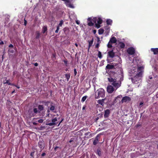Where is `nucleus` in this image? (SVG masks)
Instances as JSON below:
<instances>
[{"label":"nucleus","mask_w":158,"mask_h":158,"mask_svg":"<svg viewBox=\"0 0 158 158\" xmlns=\"http://www.w3.org/2000/svg\"><path fill=\"white\" fill-rule=\"evenodd\" d=\"M151 51L153 52L155 55L158 54V48H152L151 49Z\"/></svg>","instance_id":"nucleus-16"},{"label":"nucleus","mask_w":158,"mask_h":158,"mask_svg":"<svg viewBox=\"0 0 158 158\" xmlns=\"http://www.w3.org/2000/svg\"><path fill=\"white\" fill-rule=\"evenodd\" d=\"M104 32V30L103 29L100 28L98 30V34L101 35Z\"/></svg>","instance_id":"nucleus-29"},{"label":"nucleus","mask_w":158,"mask_h":158,"mask_svg":"<svg viewBox=\"0 0 158 158\" xmlns=\"http://www.w3.org/2000/svg\"><path fill=\"white\" fill-rule=\"evenodd\" d=\"M98 57L100 58V59H101L102 56V55L101 52L100 51H98Z\"/></svg>","instance_id":"nucleus-36"},{"label":"nucleus","mask_w":158,"mask_h":158,"mask_svg":"<svg viewBox=\"0 0 158 158\" xmlns=\"http://www.w3.org/2000/svg\"><path fill=\"white\" fill-rule=\"evenodd\" d=\"M74 75H75V76L76 75L77 73V71H76V69H74Z\"/></svg>","instance_id":"nucleus-48"},{"label":"nucleus","mask_w":158,"mask_h":158,"mask_svg":"<svg viewBox=\"0 0 158 158\" xmlns=\"http://www.w3.org/2000/svg\"><path fill=\"white\" fill-rule=\"evenodd\" d=\"M16 72H13V75H14H14H15V74H16Z\"/></svg>","instance_id":"nucleus-61"},{"label":"nucleus","mask_w":158,"mask_h":158,"mask_svg":"<svg viewBox=\"0 0 158 158\" xmlns=\"http://www.w3.org/2000/svg\"><path fill=\"white\" fill-rule=\"evenodd\" d=\"M40 33L39 31H36V36L35 38L36 39H39L40 36Z\"/></svg>","instance_id":"nucleus-23"},{"label":"nucleus","mask_w":158,"mask_h":158,"mask_svg":"<svg viewBox=\"0 0 158 158\" xmlns=\"http://www.w3.org/2000/svg\"><path fill=\"white\" fill-rule=\"evenodd\" d=\"M87 97L86 96H85L83 97L82 98V99L81 100V102H84L86 99Z\"/></svg>","instance_id":"nucleus-34"},{"label":"nucleus","mask_w":158,"mask_h":158,"mask_svg":"<svg viewBox=\"0 0 158 158\" xmlns=\"http://www.w3.org/2000/svg\"><path fill=\"white\" fill-rule=\"evenodd\" d=\"M85 136H87V135H89V136H88L87 137V138H89L91 137V135L90 134V132H86V133H85Z\"/></svg>","instance_id":"nucleus-31"},{"label":"nucleus","mask_w":158,"mask_h":158,"mask_svg":"<svg viewBox=\"0 0 158 158\" xmlns=\"http://www.w3.org/2000/svg\"><path fill=\"white\" fill-rule=\"evenodd\" d=\"M27 21L26 20L24 19V25L25 26H26L27 24Z\"/></svg>","instance_id":"nucleus-53"},{"label":"nucleus","mask_w":158,"mask_h":158,"mask_svg":"<svg viewBox=\"0 0 158 158\" xmlns=\"http://www.w3.org/2000/svg\"><path fill=\"white\" fill-rule=\"evenodd\" d=\"M45 155H46V153H45L44 152V153H43L41 154V156H44Z\"/></svg>","instance_id":"nucleus-57"},{"label":"nucleus","mask_w":158,"mask_h":158,"mask_svg":"<svg viewBox=\"0 0 158 158\" xmlns=\"http://www.w3.org/2000/svg\"><path fill=\"white\" fill-rule=\"evenodd\" d=\"M5 80L6 81V82H5V81H3V83L4 84H8L9 85H10L11 84V83H10L9 82L10 79H9V80H7V77H5Z\"/></svg>","instance_id":"nucleus-20"},{"label":"nucleus","mask_w":158,"mask_h":158,"mask_svg":"<svg viewBox=\"0 0 158 158\" xmlns=\"http://www.w3.org/2000/svg\"><path fill=\"white\" fill-rule=\"evenodd\" d=\"M101 134L97 135L95 138V139L94 140L93 144L94 145H96L99 141V137H100Z\"/></svg>","instance_id":"nucleus-11"},{"label":"nucleus","mask_w":158,"mask_h":158,"mask_svg":"<svg viewBox=\"0 0 158 158\" xmlns=\"http://www.w3.org/2000/svg\"><path fill=\"white\" fill-rule=\"evenodd\" d=\"M66 66H67L68 65V61L66 60H63Z\"/></svg>","instance_id":"nucleus-42"},{"label":"nucleus","mask_w":158,"mask_h":158,"mask_svg":"<svg viewBox=\"0 0 158 158\" xmlns=\"http://www.w3.org/2000/svg\"><path fill=\"white\" fill-rule=\"evenodd\" d=\"M104 28L106 30H109L110 29V27L108 26H106L104 27Z\"/></svg>","instance_id":"nucleus-43"},{"label":"nucleus","mask_w":158,"mask_h":158,"mask_svg":"<svg viewBox=\"0 0 158 158\" xmlns=\"http://www.w3.org/2000/svg\"><path fill=\"white\" fill-rule=\"evenodd\" d=\"M131 98L128 96H125L121 100V102L122 103L123 102H129L131 100Z\"/></svg>","instance_id":"nucleus-8"},{"label":"nucleus","mask_w":158,"mask_h":158,"mask_svg":"<svg viewBox=\"0 0 158 158\" xmlns=\"http://www.w3.org/2000/svg\"><path fill=\"white\" fill-rule=\"evenodd\" d=\"M106 23L108 25H111L112 23V20L110 19H107L106 20Z\"/></svg>","instance_id":"nucleus-22"},{"label":"nucleus","mask_w":158,"mask_h":158,"mask_svg":"<svg viewBox=\"0 0 158 158\" xmlns=\"http://www.w3.org/2000/svg\"><path fill=\"white\" fill-rule=\"evenodd\" d=\"M56 53H54L52 54V57L56 58Z\"/></svg>","instance_id":"nucleus-47"},{"label":"nucleus","mask_w":158,"mask_h":158,"mask_svg":"<svg viewBox=\"0 0 158 158\" xmlns=\"http://www.w3.org/2000/svg\"><path fill=\"white\" fill-rule=\"evenodd\" d=\"M136 75L133 77L131 78V80L133 83L138 84V81H140L142 77V73L140 71L139 73H135Z\"/></svg>","instance_id":"nucleus-1"},{"label":"nucleus","mask_w":158,"mask_h":158,"mask_svg":"<svg viewBox=\"0 0 158 158\" xmlns=\"http://www.w3.org/2000/svg\"><path fill=\"white\" fill-rule=\"evenodd\" d=\"M107 47L108 48H111L112 47L111 43L110 42V41L108 44Z\"/></svg>","instance_id":"nucleus-40"},{"label":"nucleus","mask_w":158,"mask_h":158,"mask_svg":"<svg viewBox=\"0 0 158 158\" xmlns=\"http://www.w3.org/2000/svg\"><path fill=\"white\" fill-rule=\"evenodd\" d=\"M105 100V98L98 100V101L97 102L99 104L101 105L102 106H103L104 105V103Z\"/></svg>","instance_id":"nucleus-18"},{"label":"nucleus","mask_w":158,"mask_h":158,"mask_svg":"<svg viewBox=\"0 0 158 158\" xmlns=\"http://www.w3.org/2000/svg\"><path fill=\"white\" fill-rule=\"evenodd\" d=\"M119 47L121 48H123L125 46V44L123 42H120L119 43Z\"/></svg>","instance_id":"nucleus-26"},{"label":"nucleus","mask_w":158,"mask_h":158,"mask_svg":"<svg viewBox=\"0 0 158 158\" xmlns=\"http://www.w3.org/2000/svg\"><path fill=\"white\" fill-rule=\"evenodd\" d=\"M109 41L111 43L114 44L116 42L117 40L115 37H113L110 39Z\"/></svg>","instance_id":"nucleus-19"},{"label":"nucleus","mask_w":158,"mask_h":158,"mask_svg":"<svg viewBox=\"0 0 158 158\" xmlns=\"http://www.w3.org/2000/svg\"><path fill=\"white\" fill-rule=\"evenodd\" d=\"M4 44L3 42L2 41H1L0 42V45H2Z\"/></svg>","instance_id":"nucleus-59"},{"label":"nucleus","mask_w":158,"mask_h":158,"mask_svg":"<svg viewBox=\"0 0 158 158\" xmlns=\"http://www.w3.org/2000/svg\"><path fill=\"white\" fill-rule=\"evenodd\" d=\"M58 148V147H57V146H56L55 148H54V149L55 151H56V150L57 148Z\"/></svg>","instance_id":"nucleus-63"},{"label":"nucleus","mask_w":158,"mask_h":158,"mask_svg":"<svg viewBox=\"0 0 158 158\" xmlns=\"http://www.w3.org/2000/svg\"><path fill=\"white\" fill-rule=\"evenodd\" d=\"M102 23V20L101 18L99 17L98 18L97 23L101 24Z\"/></svg>","instance_id":"nucleus-30"},{"label":"nucleus","mask_w":158,"mask_h":158,"mask_svg":"<svg viewBox=\"0 0 158 158\" xmlns=\"http://www.w3.org/2000/svg\"><path fill=\"white\" fill-rule=\"evenodd\" d=\"M122 96L121 95H119L116 98L114 101V102L115 103L118 102V101H120V99H121L122 98Z\"/></svg>","instance_id":"nucleus-15"},{"label":"nucleus","mask_w":158,"mask_h":158,"mask_svg":"<svg viewBox=\"0 0 158 158\" xmlns=\"http://www.w3.org/2000/svg\"><path fill=\"white\" fill-rule=\"evenodd\" d=\"M114 90V89L111 85H109L107 87V91L109 93H112Z\"/></svg>","instance_id":"nucleus-10"},{"label":"nucleus","mask_w":158,"mask_h":158,"mask_svg":"<svg viewBox=\"0 0 158 158\" xmlns=\"http://www.w3.org/2000/svg\"><path fill=\"white\" fill-rule=\"evenodd\" d=\"M57 121V119L56 117L52 120V123H46V125H48L50 126H52L56 125V123L55 122Z\"/></svg>","instance_id":"nucleus-9"},{"label":"nucleus","mask_w":158,"mask_h":158,"mask_svg":"<svg viewBox=\"0 0 158 158\" xmlns=\"http://www.w3.org/2000/svg\"><path fill=\"white\" fill-rule=\"evenodd\" d=\"M127 52L129 54L132 55L135 53V50L133 48L130 47L127 49Z\"/></svg>","instance_id":"nucleus-7"},{"label":"nucleus","mask_w":158,"mask_h":158,"mask_svg":"<svg viewBox=\"0 0 158 158\" xmlns=\"http://www.w3.org/2000/svg\"><path fill=\"white\" fill-rule=\"evenodd\" d=\"M100 24L99 23H95V27H97V28H99L101 27Z\"/></svg>","instance_id":"nucleus-41"},{"label":"nucleus","mask_w":158,"mask_h":158,"mask_svg":"<svg viewBox=\"0 0 158 158\" xmlns=\"http://www.w3.org/2000/svg\"><path fill=\"white\" fill-rule=\"evenodd\" d=\"M114 69V66L112 65L108 64L106 67V69Z\"/></svg>","instance_id":"nucleus-17"},{"label":"nucleus","mask_w":158,"mask_h":158,"mask_svg":"<svg viewBox=\"0 0 158 158\" xmlns=\"http://www.w3.org/2000/svg\"><path fill=\"white\" fill-rule=\"evenodd\" d=\"M29 114L30 116H31V117H34L35 115L34 114L32 113V112L29 113Z\"/></svg>","instance_id":"nucleus-45"},{"label":"nucleus","mask_w":158,"mask_h":158,"mask_svg":"<svg viewBox=\"0 0 158 158\" xmlns=\"http://www.w3.org/2000/svg\"><path fill=\"white\" fill-rule=\"evenodd\" d=\"M47 31V26H43L42 28V32L43 34L45 33Z\"/></svg>","instance_id":"nucleus-21"},{"label":"nucleus","mask_w":158,"mask_h":158,"mask_svg":"<svg viewBox=\"0 0 158 158\" xmlns=\"http://www.w3.org/2000/svg\"><path fill=\"white\" fill-rule=\"evenodd\" d=\"M38 146L40 148V151H42L44 148V142L43 140H40L38 143Z\"/></svg>","instance_id":"nucleus-5"},{"label":"nucleus","mask_w":158,"mask_h":158,"mask_svg":"<svg viewBox=\"0 0 158 158\" xmlns=\"http://www.w3.org/2000/svg\"><path fill=\"white\" fill-rule=\"evenodd\" d=\"M63 31L64 34L66 35H69V33L70 31L68 27H65L63 29Z\"/></svg>","instance_id":"nucleus-14"},{"label":"nucleus","mask_w":158,"mask_h":158,"mask_svg":"<svg viewBox=\"0 0 158 158\" xmlns=\"http://www.w3.org/2000/svg\"><path fill=\"white\" fill-rule=\"evenodd\" d=\"M94 34H95L96 32V30H94L93 31Z\"/></svg>","instance_id":"nucleus-55"},{"label":"nucleus","mask_w":158,"mask_h":158,"mask_svg":"<svg viewBox=\"0 0 158 158\" xmlns=\"http://www.w3.org/2000/svg\"><path fill=\"white\" fill-rule=\"evenodd\" d=\"M88 25L89 26H92L94 25V23H93L92 21H90L88 23Z\"/></svg>","instance_id":"nucleus-35"},{"label":"nucleus","mask_w":158,"mask_h":158,"mask_svg":"<svg viewBox=\"0 0 158 158\" xmlns=\"http://www.w3.org/2000/svg\"><path fill=\"white\" fill-rule=\"evenodd\" d=\"M75 45L76 47H78V44L77 43H75Z\"/></svg>","instance_id":"nucleus-64"},{"label":"nucleus","mask_w":158,"mask_h":158,"mask_svg":"<svg viewBox=\"0 0 158 158\" xmlns=\"http://www.w3.org/2000/svg\"><path fill=\"white\" fill-rule=\"evenodd\" d=\"M108 57L113 58L115 56V53L113 50L110 51L108 52Z\"/></svg>","instance_id":"nucleus-13"},{"label":"nucleus","mask_w":158,"mask_h":158,"mask_svg":"<svg viewBox=\"0 0 158 158\" xmlns=\"http://www.w3.org/2000/svg\"><path fill=\"white\" fill-rule=\"evenodd\" d=\"M99 43L97 44L96 45H95V48H99Z\"/></svg>","instance_id":"nucleus-50"},{"label":"nucleus","mask_w":158,"mask_h":158,"mask_svg":"<svg viewBox=\"0 0 158 158\" xmlns=\"http://www.w3.org/2000/svg\"><path fill=\"white\" fill-rule=\"evenodd\" d=\"M97 40H97L98 42H99V41H100V38L99 37H97Z\"/></svg>","instance_id":"nucleus-60"},{"label":"nucleus","mask_w":158,"mask_h":158,"mask_svg":"<svg viewBox=\"0 0 158 158\" xmlns=\"http://www.w3.org/2000/svg\"><path fill=\"white\" fill-rule=\"evenodd\" d=\"M108 79L109 82L111 83L112 85L117 89L121 85V82L119 81H117L116 79H114L112 77H109Z\"/></svg>","instance_id":"nucleus-2"},{"label":"nucleus","mask_w":158,"mask_h":158,"mask_svg":"<svg viewBox=\"0 0 158 158\" xmlns=\"http://www.w3.org/2000/svg\"><path fill=\"white\" fill-rule=\"evenodd\" d=\"M60 28L58 27H57L55 31V33H58V31L59 30Z\"/></svg>","instance_id":"nucleus-46"},{"label":"nucleus","mask_w":158,"mask_h":158,"mask_svg":"<svg viewBox=\"0 0 158 158\" xmlns=\"http://www.w3.org/2000/svg\"><path fill=\"white\" fill-rule=\"evenodd\" d=\"M34 65L35 66H37L38 65V64L37 63H35L34 64Z\"/></svg>","instance_id":"nucleus-58"},{"label":"nucleus","mask_w":158,"mask_h":158,"mask_svg":"<svg viewBox=\"0 0 158 158\" xmlns=\"http://www.w3.org/2000/svg\"><path fill=\"white\" fill-rule=\"evenodd\" d=\"M105 96V91L102 88H100L97 90L95 93V98L98 99L100 97L104 98Z\"/></svg>","instance_id":"nucleus-3"},{"label":"nucleus","mask_w":158,"mask_h":158,"mask_svg":"<svg viewBox=\"0 0 158 158\" xmlns=\"http://www.w3.org/2000/svg\"><path fill=\"white\" fill-rule=\"evenodd\" d=\"M98 20V18L97 17H95L93 18V19H92V20L93 22L94 23H97L96 22Z\"/></svg>","instance_id":"nucleus-39"},{"label":"nucleus","mask_w":158,"mask_h":158,"mask_svg":"<svg viewBox=\"0 0 158 158\" xmlns=\"http://www.w3.org/2000/svg\"><path fill=\"white\" fill-rule=\"evenodd\" d=\"M143 69V67L142 66L138 67L137 69L135 67H133L131 69V72L132 73H137L138 72L139 73L140 71H141L143 73V72L142 70Z\"/></svg>","instance_id":"nucleus-4"},{"label":"nucleus","mask_w":158,"mask_h":158,"mask_svg":"<svg viewBox=\"0 0 158 158\" xmlns=\"http://www.w3.org/2000/svg\"><path fill=\"white\" fill-rule=\"evenodd\" d=\"M33 125H37V124H38V123H37L35 122H33Z\"/></svg>","instance_id":"nucleus-56"},{"label":"nucleus","mask_w":158,"mask_h":158,"mask_svg":"<svg viewBox=\"0 0 158 158\" xmlns=\"http://www.w3.org/2000/svg\"><path fill=\"white\" fill-rule=\"evenodd\" d=\"M118 65H119V64L118 63L114 64L113 65L114 66V69L115 68V67H116L117 66H118Z\"/></svg>","instance_id":"nucleus-49"},{"label":"nucleus","mask_w":158,"mask_h":158,"mask_svg":"<svg viewBox=\"0 0 158 158\" xmlns=\"http://www.w3.org/2000/svg\"><path fill=\"white\" fill-rule=\"evenodd\" d=\"M41 103L43 104H45V106H48V104L50 103V102L48 101L44 100L41 101Z\"/></svg>","instance_id":"nucleus-25"},{"label":"nucleus","mask_w":158,"mask_h":158,"mask_svg":"<svg viewBox=\"0 0 158 158\" xmlns=\"http://www.w3.org/2000/svg\"><path fill=\"white\" fill-rule=\"evenodd\" d=\"M99 119V118L98 117H97L96 118V119H95L96 121H97Z\"/></svg>","instance_id":"nucleus-62"},{"label":"nucleus","mask_w":158,"mask_h":158,"mask_svg":"<svg viewBox=\"0 0 158 158\" xmlns=\"http://www.w3.org/2000/svg\"><path fill=\"white\" fill-rule=\"evenodd\" d=\"M55 107L54 106L51 105L49 108L50 110L51 111H53L55 110Z\"/></svg>","instance_id":"nucleus-38"},{"label":"nucleus","mask_w":158,"mask_h":158,"mask_svg":"<svg viewBox=\"0 0 158 158\" xmlns=\"http://www.w3.org/2000/svg\"><path fill=\"white\" fill-rule=\"evenodd\" d=\"M87 20L88 21H92V18L90 17L89 18H88Z\"/></svg>","instance_id":"nucleus-54"},{"label":"nucleus","mask_w":158,"mask_h":158,"mask_svg":"<svg viewBox=\"0 0 158 158\" xmlns=\"http://www.w3.org/2000/svg\"><path fill=\"white\" fill-rule=\"evenodd\" d=\"M9 48H13L14 46H13V44H10V45H9Z\"/></svg>","instance_id":"nucleus-51"},{"label":"nucleus","mask_w":158,"mask_h":158,"mask_svg":"<svg viewBox=\"0 0 158 158\" xmlns=\"http://www.w3.org/2000/svg\"><path fill=\"white\" fill-rule=\"evenodd\" d=\"M97 154L99 156H101L102 154V152L100 148H98L97 150Z\"/></svg>","instance_id":"nucleus-28"},{"label":"nucleus","mask_w":158,"mask_h":158,"mask_svg":"<svg viewBox=\"0 0 158 158\" xmlns=\"http://www.w3.org/2000/svg\"><path fill=\"white\" fill-rule=\"evenodd\" d=\"M65 77L66 78L67 81H69L70 78V73L66 74L65 75Z\"/></svg>","instance_id":"nucleus-24"},{"label":"nucleus","mask_w":158,"mask_h":158,"mask_svg":"<svg viewBox=\"0 0 158 158\" xmlns=\"http://www.w3.org/2000/svg\"><path fill=\"white\" fill-rule=\"evenodd\" d=\"M63 24V21L62 20H60V23L58 24L57 27H61Z\"/></svg>","instance_id":"nucleus-32"},{"label":"nucleus","mask_w":158,"mask_h":158,"mask_svg":"<svg viewBox=\"0 0 158 158\" xmlns=\"http://www.w3.org/2000/svg\"><path fill=\"white\" fill-rule=\"evenodd\" d=\"M104 112V118H107L109 117L110 115V110L109 109H106L105 110Z\"/></svg>","instance_id":"nucleus-12"},{"label":"nucleus","mask_w":158,"mask_h":158,"mask_svg":"<svg viewBox=\"0 0 158 158\" xmlns=\"http://www.w3.org/2000/svg\"><path fill=\"white\" fill-rule=\"evenodd\" d=\"M76 23L78 24L79 25L80 24V21L79 20H77L76 21Z\"/></svg>","instance_id":"nucleus-52"},{"label":"nucleus","mask_w":158,"mask_h":158,"mask_svg":"<svg viewBox=\"0 0 158 158\" xmlns=\"http://www.w3.org/2000/svg\"><path fill=\"white\" fill-rule=\"evenodd\" d=\"M33 111L34 113L35 114H37L38 112V110L36 108H34L33 109Z\"/></svg>","instance_id":"nucleus-37"},{"label":"nucleus","mask_w":158,"mask_h":158,"mask_svg":"<svg viewBox=\"0 0 158 158\" xmlns=\"http://www.w3.org/2000/svg\"><path fill=\"white\" fill-rule=\"evenodd\" d=\"M94 41V39L93 38H92V40L89 41V48L92 45L93 42Z\"/></svg>","instance_id":"nucleus-27"},{"label":"nucleus","mask_w":158,"mask_h":158,"mask_svg":"<svg viewBox=\"0 0 158 158\" xmlns=\"http://www.w3.org/2000/svg\"><path fill=\"white\" fill-rule=\"evenodd\" d=\"M37 122L39 123H42L43 122V120L42 119H40Z\"/></svg>","instance_id":"nucleus-44"},{"label":"nucleus","mask_w":158,"mask_h":158,"mask_svg":"<svg viewBox=\"0 0 158 158\" xmlns=\"http://www.w3.org/2000/svg\"><path fill=\"white\" fill-rule=\"evenodd\" d=\"M64 3L66 6L68 7L72 8H74V6L73 4L71 3L69 0H66L64 1Z\"/></svg>","instance_id":"nucleus-6"},{"label":"nucleus","mask_w":158,"mask_h":158,"mask_svg":"<svg viewBox=\"0 0 158 158\" xmlns=\"http://www.w3.org/2000/svg\"><path fill=\"white\" fill-rule=\"evenodd\" d=\"M38 109L40 111H42L44 109V107L42 105H39Z\"/></svg>","instance_id":"nucleus-33"}]
</instances>
